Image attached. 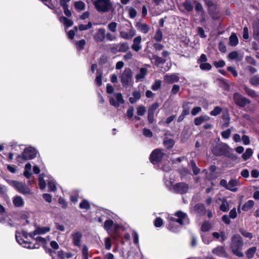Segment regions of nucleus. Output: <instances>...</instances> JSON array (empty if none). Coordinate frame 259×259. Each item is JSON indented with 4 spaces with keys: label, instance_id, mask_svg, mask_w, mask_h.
<instances>
[{
    "label": "nucleus",
    "instance_id": "338daca9",
    "mask_svg": "<svg viewBox=\"0 0 259 259\" xmlns=\"http://www.w3.org/2000/svg\"><path fill=\"white\" fill-rule=\"evenodd\" d=\"M36 241L41 242L43 244H45L47 243V239L48 240H49V237H48L46 238L41 237H36L35 238H33Z\"/></svg>",
    "mask_w": 259,
    "mask_h": 259
},
{
    "label": "nucleus",
    "instance_id": "f8f14e48",
    "mask_svg": "<svg viewBox=\"0 0 259 259\" xmlns=\"http://www.w3.org/2000/svg\"><path fill=\"white\" fill-rule=\"evenodd\" d=\"M51 229L49 227H37L34 231L29 233V236L31 238H34L37 235H43L50 232Z\"/></svg>",
    "mask_w": 259,
    "mask_h": 259
},
{
    "label": "nucleus",
    "instance_id": "473e14b6",
    "mask_svg": "<svg viewBox=\"0 0 259 259\" xmlns=\"http://www.w3.org/2000/svg\"><path fill=\"white\" fill-rule=\"evenodd\" d=\"M254 204V201L252 200H249L244 204L242 209L243 211H247L250 209L253 206Z\"/></svg>",
    "mask_w": 259,
    "mask_h": 259
},
{
    "label": "nucleus",
    "instance_id": "c85d7f7f",
    "mask_svg": "<svg viewBox=\"0 0 259 259\" xmlns=\"http://www.w3.org/2000/svg\"><path fill=\"white\" fill-rule=\"evenodd\" d=\"M228 58L231 60L241 61L243 57L239 55L237 51H232L228 54Z\"/></svg>",
    "mask_w": 259,
    "mask_h": 259
},
{
    "label": "nucleus",
    "instance_id": "423d86ee",
    "mask_svg": "<svg viewBox=\"0 0 259 259\" xmlns=\"http://www.w3.org/2000/svg\"><path fill=\"white\" fill-rule=\"evenodd\" d=\"M36 156V150L31 147L26 148L21 155H18L17 157V160L19 162H22L21 159L29 160L32 159Z\"/></svg>",
    "mask_w": 259,
    "mask_h": 259
},
{
    "label": "nucleus",
    "instance_id": "4d7b16f0",
    "mask_svg": "<svg viewBox=\"0 0 259 259\" xmlns=\"http://www.w3.org/2000/svg\"><path fill=\"white\" fill-rule=\"evenodd\" d=\"M75 44L78 50H82L85 45V41L84 39H81L78 41H76Z\"/></svg>",
    "mask_w": 259,
    "mask_h": 259
},
{
    "label": "nucleus",
    "instance_id": "412c9836",
    "mask_svg": "<svg viewBox=\"0 0 259 259\" xmlns=\"http://www.w3.org/2000/svg\"><path fill=\"white\" fill-rule=\"evenodd\" d=\"M135 26L139 31L144 34L147 33L150 30V27L148 25L140 22H137Z\"/></svg>",
    "mask_w": 259,
    "mask_h": 259
},
{
    "label": "nucleus",
    "instance_id": "20e7f679",
    "mask_svg": "<svg viewBox=\"0 0 259 259\" xmlns=\"http://www.w3.org/2000/svg\"><path fill=\"white\" fill-rule=\"evenodd\" d=\"M92 3L96 9L101 13L108 12L112 7L110 0H92Z\"/></svg>",
    "mask_w": 259,
    "mask_h": 259
},
{
    "label": "nucleus",
    "instance_id": "5fc2aeb1",
    "mask_svg": "<svg viewBox=\"0 0 259 259\" xmlns=\"http://www.w3.org/2000/svg\"><path fill=\"white\" fill-rule=\"evenodd\" d=\"M82 255L83 259H88V248L86 245H83L82 247Z\"/></svg>",
    "mask_w": 259,
    "mask_h": 259
},
{
    "label": "nucleus",
    "instance_id": "aec40b11",
    "mask_svg": "<svg viewBox=\"0 0 259 259\" xmlns=\"http://www.w3.org/2000/svg\"><path fill=\"white\" fill-rule=\"evenodd\" d=\"M142 38L141 36L136 37L133 40V44L132 45V49L136 52H138L142 49L141 45Z\"/></svg>",
    "mask_w": 259,
    "mask_h": 259
},
{
    "label": "nucleus",
    "instance_id": "0e129e2a",
    "mask_svg": "<svg viewBox=\"0 0 259 259\" xmlns=\"http://www.w3.org/2000/svg\"><path fill=\"white\" fill-rule=\"evenodd\" d=\"M127 32L130 39L132 38L134 36H135L136 34V30L132 26L131 27V28L128 30Z\"/></svg>",
    "mask_w": 259,
    "mask_h": 259
},
{
    "label": "nucleus",
    "instance_id": "7c9ffc66",
    "mask_svg": "<svg viewBox=\"0 0 259 259\" xmlns=\"http://www.w3.org/2000/svg\"><path fill=\"white\" fill-rule=\"evenodd\" d=\"M238 44V39L235 33H232L229 37V45L236 46Z\"/></svg>",
    "mask_w": 259,
    "mask_h": 259
},
{
    "label": "nucleus",
    "instance_id": "2f4dec72",
    "mask_svg": "<svg viewBox=\"0 0 259 259\" xmlns=\"http://www.w3.org/2000/svg\"><path fill=\"white\" fill-rule=\"evenodd\" d=\"M118 47V52H126L129 49V46L127 42H122L116 45Z\"/></svg>",
    "mask_w": 259,
    "mask_h": 259
},
{
    "label": "nucleus",
    "instance_id": "864d4df0",
    "mask_svg": "<svg viewBox=\"0 0 259 259\" xmlns=\"http://www.w3.org/2000/svg\"><path fill=\"white\" fill-rule=\"evenodd\" d=\"M42 175H40L38 181H39V186L40 189H44L45 188L46 184L45 182V181L43 177L42 176Z\"/></svg>",
    "mask_w": 259,
    "mask_h": 259
},
{
    "label": "nucleus",
    "instance_id": "4c0bfd02",
    "mask_svg": "<svg viewBox=\"0 0 259 259\" xmlns=\"http://www.w3.org/2000/svg\"><path fill=\"white\" fill-rule=\"evenodd\" d=\"M249 81L252 86H259V76L257 75L252 76L249 78Z\"/></svg>",
    "mask_w": 259,
    "mask_h": 259
},
{
    "label": "nucleus",
    "instance_id": "774afa93",
    "mask_svg": "<svg viewBox=\"0 0 259 259\" xmlns=\"http://www.w3.org/2000/svg\"><path fill=\"white\" fill-rule=\"evenodd\" d=\"M231 134V130L227 129V130L223 131L221 133L222 137L224 139H228Z\"/></svg>",
    "mask_w": 259,
    "mask_h": 259
},
{
    "label": "nucleus",
    "instance_id": "a878e982",
    "mask_svg": "<svg viewBox=\"0 0 259 259\" xmlns=\"http://www.w3.org/2000/svg\"><path fill=\"white\" fill-rule=\"evenodd\" d=\"M245 93L249 97L252 98H256L258 97V94L253 90L245 85L243 88Z\"/></svg>",
    "mask_w": 259,
    "mask_h": 259
},
{
    "label": "nucleus",
    "instance_id": "a19ab883",
    "mask_svg": "<svg viewBox=\"0 0 259 259\" xmlns=\"http://www.w3.org/2000/svg\"><path fill=\"white\" fill-rule=\"evenodd\" d=\"M151 59L154 60L155 65L157 66L159 64H164L166 61L165 60L156 55H153Z\"/></svg>",
    "mask_w": 259,
    "mask_h": 259
},
{
    "label": "nucleus",
    "instance_id": "c03bdc74",
    "mask_svg": "<svg viewBox=\"0 0 259 259\" xmlns=\"http://www.w3.org/2000/svg\"><path fill=\"white\" fill-rule=\"evenodd\" d=\"M162 37L163 34L162 31L160 29H158L154 34V39L157 41H160L162 40Z\"/></svg>",
    "mask_w": 259,
    "mask_h": 259
},
{
    "label": "nucleus",
    "instance_id": "1a4fd4ad",
    "mask_svg": "<svg viewBox=\"0 0 259 259\" xmlns=\"http://www.w3.org/2000/svg\"><path fill=\"white\" fill-rule=\"evenodd\" d=\"M27 234L26 233H23L22 236L21 235L20 233L16 232V239L17 242L23 246L24 247H26L30 249H33L36 248L33 245H32L30 242L24 240V239H27ZM37 247L36 248H38Z\"/></svg>",
    "mask_w": 259,
    "mask_h": 259
},
{
    "label": "nucleus",
    "instance_id": "9b49d317",
    "mask_svg": "<svg viewBox=\"0 0 259 259\" xmlns=\"http://www.w3.org/2000/svg\"><path fill=\"white\" fill-rule=\"evenodd\" d=\"M165 156L166 155L161 150L155 149L151 153L150 160L153 164H156Z\"/></svg>",
    "mask_w": 259,
    "mask_h": 259
},
{
    "label": "nucleus",
    "instance_id": "ea45409f",
    "mask_svg": "<svg viewBox=\"0 0 259 259\" xmlns=\"http://www.w3.org/2000/svg\"><path fill=\"white\" fill-rule=\"evenodd\" d=\"M212 228V225L209 222H204L201 226V230L203 232H207L210 230Z\"/></svg>",
    "mask_w": 259,
    "mask_h": 259
},
{
    "label": "nucleus",
    "instance_id": "f704fd0d",
    "mask_svg": "<svg viewBox=\"0 0 259 259\" xmlns=\"http://www.w3.org/2000/svg\"><path fill=\"white\" fill-rule=\"evenodd\" d=\"M133 97L129 98V101L131 103H135L137 100L140 99L141 94L139 92L135 91L133 93Z\"/></svg>",
    "mask_w": 259,
    "mask_h": 259
},
{
    "label": "nucleus",
    "instance_id": "e2e57ef3",
    "mask_svg": "<svg viewBox=\"0 0 259 259\" xmlns=\"http://www.w3.org/2000/svg\"><path fill=\"white\" fill-rule=\"evenodd\" d=\"M253 38L257 40H259V27L253 28Z\"/></svg>",
    "mask_w": 259,
    "mask_h": 259
},
{
    "label": "nucleus",
    "instance_id": "79ce46f5",
    "mask_svg": "<svg viewBox=\"0 0 259 259\" xmlns=\"http://www.w3.org/2000/svg\"><path fill=\"white\" fill-rule=\"evenodd\" d=\"M117 23L113 21L108 24L107 28L110 31L115 33L117 31Z\"/></svg>",
    "mask_w": 259,
    "mask_h": 259
},
{
    "label": "nucleus",
    "instance_id": "7ed1b4c3",
    "mask_svg": "<svg viewBox=\"0 0 259 259\" xmlns=\"http://www.w3.org/2000/svg\"><path fill=\"white\" fill-rule=\"evenodd\" d=\"M231 151L230 147L225 143L218 144L211 147V151L216 156H225L230 157Z\"/></svg>",
    "mask_w": 259,
    "mask_h": 259
},
{
    "label": "nucleus",
    "instance_id": "a211bd4d",
    "mask_svg": "<svg viewBox=\"0 0 259 259\" xmlns=\"http://www.w3.org/2000/svg\"><path fill=\"white\" fill-rule=\"evenodd\" d=\"M240 185L239 181L236 179H231L228 183L227 189L232 192H236L237 187Z\"/></svg>",
    "mask_w": 259,
    "mask_h": 259
},
{
    "label": "nucleus",
    "instance_id": "2eb2a0df",
    "mask_svg": "<svg viewBox=\"0 0 259 259\" xmlns=\"http://www.w3.org/2000/svg\"><path fill=\"white\" fill-rule=\"evenodd\" d=\"M73 244L77 247L81 246L82 234L79 231L73 232L71 235Z\"/></svg>",
    "mask_w": 259,
    "mask_h": 259
},
{
    "label": "nucleus",
    "instance_id": "bb28decb",
    "mask_svg": "<svg viewBox=\"0 0 259 259\" xmlns=\"http://www.w3.org/2000/svg\"><path fill=\"white\" fill-rule=\"evenodd\" d=\"M218 200L221 201L222 202V204L220 206V209L223 212L228 211L230 207L229 204L227 200L225 198H220Z\"/></svg>",
    "mask_w": 259,
    "mask_h": 259
},
{
    "label": "nucleus",
    "instance_id": "cd10ccee",
    "mask_svg": "<svg viewBox=\"0 0 259 259\" xmlns=\"http://www.w3.org/2000/svg\"><path fill=\"white\" fill-rule=\"evenodd\" d=\"M147 73V70L145 68H141L140 72L136 75V80L137 82L139 81L141 79L144 78Z\"/></svg>",
    "mask_w": 259,
    "mask_h": 259
},
{
    "label": "nucleus",
    "instance_id": "c9c22d12",
    "mask_svg": "<svg viewBox=\"0 0 259 259\" xmlns=\"http://www.w3.org/2000/svg\"><path fill=\"white\" fill-rule=\"evenodd\" d=\"M253 154V150L250 148H247L244 153L242 155V158L244 160L249 159Z\"/></svg>",
    "mask_w": 259,
    "mask_h": 259
},
{
    "label": "nucleus",
    "instance_id": "6e6552de",
    "mask_svg": "<svg viewBox=\"0 0 259 259\" xmlns=\"http://www.w3.org/2000/svg\"><path fill=\"white\" fill-rule=\"evenodd\" d=\"M189 185L184 182L177 183L169 188V190L174 193L183 194L189 190Z\"/></svg>",
    "mask_w": 259,
    "mask_h": 259
},
{
    "label": "nucleus",
    "instance_id": "39448f33",
    "mask_svg": "<svg viewBox=\"0 0 259 259\" xmlns=\"http://www.w3.org/2000/svg\"><path fill=\"white\" fill-rule=\"evenodd\" d=\"M122 84L123 87H127L133 83V73L129 68H126L120 76Z\"/></svg>",
    "mask_w": 259,
    "mask_h": 259
},
{
    "label": "nucleus",
    "instance_id": "680f3d73",
    "mask_svg": "<svg viewBox=\"0 0 259 259\" xmlns=\"http://www.w3.org/2000/svg\"><path fill=\"white\" fill-rule=\"evenodd\" d=\"M240 232L245 237L251 239L252 238V235L251 233L246 232L244 229H240Z\"/></svg>",
    "mask_w": 259,
    "mask_h": 259
},
{
    "label": "nucleus",
    "instance_id": "72a5a7b5",
    "mask_svg": "<svg viewBox=\"0 0 259 259\" xmlns=\"http://www.w3.org/2000/svg\"><path fill=\"white\" fill-rule=\"evenodd\" d=\"M61 22L63 23L65 26L69 27L73 25V21L65 17H61L59 18Z\"/></svg>",
    "mask_w": 259,
    "mask_h": 259
},
{
    "label": "nucleus",
    "instance_id": "4468645a",
    "mask_svg": "<svg viewBox=\"0 0 259 259\" xmlns=\"http://www.w3.org/2000/svg\"><path fill=\"white\" fill-rule=\"evenodd\" d=\"M110 104L116 107L119 106L120 104L124 103L122 96L120 93H117L114 95V98H110L109 100Z\"/></svg>",
    "mask_w": 259,
    "mask_h": 259
},
{
    "label": "nucleus",
    "instance_id": "6e6d98bb",
    "mask_svg": "<svg viewBox=\"0 0 259 259\" xmlns=\"http://www.w3.org/2000/svg\"><path fill=\"white\" fill-rule=\"evenodd\" d=\"M222 111V108L219 106H216L214 107L213 110H212L210 114L212 116H217Z\"/></svg>",
    "mask_w": 259,
    "mask_h": 259
},
{
    "label": "nucleus",
    "instance_id": "f257e3e1",
    "mask_svg": "<svg viewBox=\"0 0 259 259\" xmlns=\"http://www.w3.org/2000/svg\"><path fill=\"white\" fill-rule=\"evenodd\" d=\"M243 245V240L240 235L235 234L231 237L230 249L233 254L240 258L244 257Z\"/></svg>",
    "mask_w": 259,
    "mask_h": 259
},
{
    "label": "nucleus",
    "instance_id": "a18cd8bd",
    "mask_svg": "<svg viewBox=\"0 0 259 259\" xmlns=\"http://www.w3.org/2000/svg\"><path fill=\"white\" fill-rule=\"evenodd\" d=\"M85 4L82 1H77L74 3L75 8L79 11L83 10L85 8Z\"/></svg>",
    "mask_w": 259,
    "mask_h": 259
},
{
    "label": "nucleus",
    "instance_id": "9d476101",
    "mask_svg": "<svg viewBox=\"0 0 259 259\" xmlns=\"http://www.w3.org/2000/svg\"><path fill=\"white\" fill-rule=\"evenodd\" d=\"M233 100L235 103L240 107H244L249 104L251 101L248 99L242 96L238 93H235L233 95Z\"/></svg>",
    "mask_w": 259,
    "mask_h": 259
},
{
    "label": "nucleus",
    "instance_id": "ddd939ff",
    "mask_svg": "<svg viewBox=\"0 0 259 259\" xmlns=\"http://www.w3.org/2000/svg\"><path fill=\"white\" fill-rule=\"evenodd\" d=\"M159 105L157 103H155L151 105L148 111V121L150 123H153L154 121V113L157 110V109L158 108Z\"/></svg>",
    "mask_w": 259,
    "mask_h": 259
},
{
    "label": "nucleus",
    "instance_id": "6ab92c4d",
    "mask_svg": "<svg viewBox=\"0 0 259 259\" xmlns=\"http://www.w3.org/2000/svg\"><path fill=\"white\" fill-rule=\"evenodd\" d=\"M211 235L214 239L218 240L221 242H224L227 238L225 231H221L220 233L214 232Z\"/></svg>",
    "mask_w": 259,
    "mask_h": 259
},
{
    "label": "nucleus",
    "instance_id": "dca6fc26",
    "mask_svg": "<svg viewBox=\"0 0 259 259\" xmlns=\"http://www.w3.org/2000/svg\"><path fill=\"white\" fill-rule=\"evenodd\" d=\"M105 38V30L103 28H99L94 36V39L97 42L103 41Z\"/></svg>",
    "mask_w": 259,
    "mask_h": 259
},
{
    "label": "nucleus",
    "instance_id": "f03ea898",
    "mask_svg": "<svg viewBox=\"0 0 259 259\" xmlns=\"http://www.w3.org/2000/svg\"><path fill=\"white\" fill-rule=\"evenodd\" d=\"M175 215L178 218H170L168 227L169 230L172 232H176L177 231V227L178 226L177 225V224L180 225H183L188 224L189 222L187 214L181 211L177 212Z\"/></svg>",
    "mask_w": 259,
    "mask_h": 259
},
{
    "label": "nucleus",
    "instance_id": "393cba45",
    "mask_svg": "<svg viewBox=\"0 0 259 259\" xmlns=\"http://www.w3.org/2000/svg\"><path fill=\"white\" fill-rule=\"evenodd\" d=\"M13 203L14 206L17 207H22L24 205V201L20 196H15L13 198Z\"/></svg>",
    "mask_w": 259,
    "mask_h": 259
},
{
    "label": "nucleus",
    "instance_id": "0eeeda50",
    "mask_svg": "<svg viewBox=\"0 0 259 259\" xmlns=\"http://www.w3.org/2000/svg\"><path fill=\"white\" fill-rule=\"evenodd\" d=\"M10 184L14 187L17 191L23 195H31L32 194L29 188L22 182L12 180L10 182Z\"/></svg>",
    "mask_w": 259,
    "mask_h": 259
},
{
    "label": "nucleus",
    "instance_id": "f3484780",
    "mask_svg": "<svg viewBox=\"0 0 259 259\" xmlns=\"http://www.w3.org/2000/svg\"><path fill=\"white\" fill-rule=\"evenodd\" d=\"M213 254L222 257H227L228 254L226 252L224 247L222 246H218L212 250Z\"/></svg>",
    "mask_w": 259,
    "mask_h": 259
},
{
    "label": "nucleus",
    "instance_id": "58836bf2",
    "mask_svg": "<svg viewBox=\"0 0 259 259\" xmlns=\"http://www.w3.org/2000/svg\"><path fill=\"white\" fill-rule=\"evenodd\" d=\"M31 169V165L30 163H28L25 165V170L24 171V175L27 178H29L31 176V173L30 172Z\"/></svg>",
    "mask_w": 259,
    "mask_h": 259
},
{
    "label": "nucleus",
    "instance_id": "5701e85b",
    "mask_svg": "<svg viewBox=\"0 0 259 259\" xmlns=\"http://www.w3.org/2000/svg\"><path fill=\"white\" fill-rule=\"evenodd\" d=\"M210 119V117L206 115H202L199 117H196L194 119V124L197 125H200L203 122L207 121Z\"/></svg>",
    "mask_w": 259,
    "mask_h": 259
},
{
    "label": "nucleus",
    "instance_id": "8fccbe9b",
    "mask_svg": "<svg viewBox=\"0 0 259 259\" xmlns=\"http://www.w3.org/2000/svg\"><path fill=\"white\" fill-rule=\"evenodd\" d=\"M79 207L81 209H90V205L89 202L86 200H82L79 204Z\"/></svg>",
    "mask_w": 259,
    "mask_h": 259
},
{
    "label": "nucleus",
    "instance_id": "09e8293b",
    "mask_svg": "<svg viewBox=\"0 0 259 259\" xmlns=\"http://www.w3.org/2000/svg\"><path fill=\"white\" fill-rule=\"evenodd\" d=\"M183 6L188 12L192 11L193 9V6H192L191 3L189 1H186L184 2L183 4Z\"/></svg>",
    "mask_w": 259,
    "mask_h": 259
},
{
    "label": "nucleus",
    "instance_id": "c756f323",
    "mask_svg": "<svg viewBox=\"0 0 259 259\" xmlns=\"http://www.w3.org/2000/svg\"><path fill=\"white\" fill-rule=\"evenodd\" d=\"M115 226V225L114 224V222L112 220H107L104 223V228L109 234H110L111 228Z\"/></svg>",
    "mask_w": 259,
    "mask_h": 259
},
{
    "label": "nucleus",
    "instance_id": "e433bc0d",
    "mask_svg": "<svg viewBox=\"0 0 259 259\" xmlns=\"http://www.w3.org/2000/svg\"><path fill=\"white\" fill-rule=\"evenodd\" d=\"M256 251V247H252L249 248V249H247V250L246 252V257L249 259L252 258L253 257Z\"/></svg>",
    "mask_w": 259,
    "mask_h": 259
},
{
    "label": "nucleus",
    "instance_id": "de8ad7c7",
    "mask_svg": "<svg viewBox=\"0 0 259 259\" xmlns=\"http://www.w3.org/2000/svg\"><path fill=\"white\" fill-rule=\"evenodd\" d=\"M48 186L51 191L54 192L57 189L55 183L53 180H51L48 182Z\"/></svg>",
    "mask_w": 259,
    "mask_h": 259
},
{
    "label": "nucleus",
    "instance_id": "b1692460",
    "mask_svg": "<svg viewBox=\"0 0 259 259\" xmlns=\"http://www.w3.org/2000/svg\"><path fill=\"white\" fill-rule=\"evenodd\" d=\"M205 207L203 204L198 203L196 204L193 209H192V211L194 213H197L199 214H204L205 213Z\"/></svg>",
    "mask_w": 259,
    "mask_h": 259
},
{
    "label": "nucleus",
    "instance_id": "3c124183",
    "mask_svg": "<svg viewBox=\"0 0 259 259\" xmlns=\"http://www.w3.org/2000/svg\"><path fill=\"white\" fill-rule=\"evenodd\" d=\"M200 68L202 70H210L211 69V65L208 63H201L199 65Z\"/></svg>",
    "mask_w": 259,
    "mask_h": 259
},
{
    "label": "nucleus",
    "instance_id": "bf43d9fd",
    "mask_svg": "<svg viewBox=\"0 0 259 259\" xmlns=\"http://www.w3.org/2000/svg\"><path fill=\"white\" fill-rule=\"evenodd\" d=\"M5 209L0 204V222L4 221L5 219Z\"/></svg>",
    "mask_w": 259,
    "mask_h": 259
},
{
    "label": "nucleus",
    "instance_id": "37998d69",
    "mask_svg": "<svg viewBox=\"0 0 259 259\" xmlns=\"http://www.w3.org/2000/svg\"><path fill=\"white\" fill-rule=\"evenodd\" d=\"M161 86V81L160 80H156L151 86V89L156 91L160 89Z\"/></svg>",
    "mask_w": 259,
    "mask_h": 259
},
{
    "label": "nucleus",
    "instance_id": "052dcab7",
    "mask_svg": "<svg viewBox=\"0 0 259 259\" xmlns=\"http://www.w3.org/2000/svg\"><path fill=\"white\" fill-rule=\"evenodd\" d=\"M92 26V23L91 22H89L88 24L87 25H83V24H80L79 25V29L80 30H87L90 28H91Z\"/></svg>",
    "mask_w": 259,
    "mask_h": 259
},
{
    "label": "nucleus",
    "instance_id": "13d9d810",
    "mask_svg": "<svg viewBox=\"0 0 259 259\" xmlns=\"http://www.w3.org/2000/svg\"><path fill=\"white\" fill-rule=\"evenodd\" d=\"M164 145L167 148H170L173 147L174 145V141L171 139H168L164 141Z\"/></svg>",
    "mask_w": 259,
    "mask_h": 259
},
{
    "label": "nucleus",
    "instance_id": "69168bd1",
    "mask_svg": "<svg viewBox=\"0 0 259 259\" xmlns=\"http://www.w3.org/2000/svg\"><path fill=\"white\" fill-rule=\"evenodd\" d=\"M105 37L107 40L114 41L116 39V36L111 33L108 32L105 35Z\"/></svg>",
    "mask_w": 259,
    "mask_h": 259
},
{
    "label": "nucleus",
    "instance_id": "49530a36",
    "mask_svg": "<svg viewBox=\"0 0 259 259\" xmlns=\"http://www.w3.org/2000/svg\"><path fill=\"white\" fill-rule=\"evenodd\" d=\"M190 165L192 167L193 174L195 175H198L200 172V169L196 166L194 160L190 161Z\"/></svg>",
    "mask_w": 259,
    "mask_h": 259
},
{
    "label": "nucleus",
    "instance_id": "603ef678",
    "mask_svg": "<svg viewBox=\"0 0 259 259\" xmlns=\"http://www.w3.org/2000/svg\"><path fill=\"white\" fill-rule=\"evenodd\" d=\"M146 112V108L144 106H140L137 109V113L139 116H142Z\"/></svg>",
    "mask_w": 259,
    "mask_h": 259
},
{
    "label": "nucleus",
    "instance_id": "4be33fe9",
    "mask_svg": "<svg viewBox=\"0 0 259 259\" xmlns=\"http://www.w3.org/2000/svg\"><path fill=\"white\" fill-rule=\"evenodd\" d=\"M179 80V77L177 74H172L170 75L166 74L164 76V80L167 83H172L178 82Z\"/></svg>",
    "mask_w": 259,
    "mask_h": 259
}]
</instances>
